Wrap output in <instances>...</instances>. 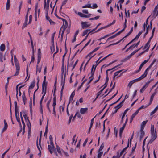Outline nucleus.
<instances>
[{
	"mask_svg": "<svg viewBox=\"0 0 158 158\" xmlns=\"http://www.w3.org/2000/svg\"><path fill=\"white\" fill-rule=\"evenodd\" d=\"M148 83H146L142 87V88L140 89V92L141 93H142L144 92L145 90L147 87L148 86Z\"/></svg>",
	"mask_w": 158,
	"mask_h": 158,
	"instance_id": "nucleus-14",
	"label": "nucleus"
},
{
	"mask_svg": "<svg viewBox=\"0 0 158 158\" xmlns=\"http://www.w3.org/2000/svg\"><path fill=\"white\" fill-rule=\"evenodd\" d=\"M90 30V29H87L85 30L83 33V34L82 35V36H84L86 34L88 33V32Z\"/></svg>",
	"mask_w": 158,
	"mask_h": 158,
	"instance_id": "nucleus-49",
	"label": "nucleus"
},
{
	"mask_svg": "<svg viewBox=\"0 0 158 158\" xmlns=\"http://www.w3.org/2000/svg\"><path fill=\"white\" fill-rule=\"evenodd\" d=\"M41 68H42V66H41L39 68L38 65H37L36 72V75L37 74V73L38 71L39 73H40L41 72Z\"/></svg>",
	"mask_w": 158,
	"mask_h": 158,
	"instance_id": "nucleus-36",
	"label": "nucleus"
},
{
	"mask_svg": "<svg viewBox=\"0 0 158 158\" xmlns=\"http://www.w3.org/2000/svg\"><path fill=\"white\" fill-rule=\"evenodd\" d=\"M42 88L47 89V83L46 82L43 81L42 83Z\"/></svg>",
	"mask_w": 158,
	"mask_h": 158,
	"instance_id": "nucleus-37",
	"label": "nucleus"
},
{
	"mask_svg": "<svg viewBox=\"0 0 158 158\" xmlns=\"http://www.w3.org/2000/svg\"><path fill=\"white\" fill-rule=\"evenodd\" d=\"M92 8V7L91 6V5L90 4H88V5L84 6H82L83 8Z\"/></svg>",
	"mask_w": 158,
	"mask_h": 158,
	"instance_id": "nucleus-55",
	"label": "nucleus"
},
{
	"mask_svg": "<svg viewBox=\"0 0 158 158\" xmlns=\"http://www.w3.org/2000/svg\"><path fill=\"white\" fill-rule=\"evenodd\" d=\"M22 98L23 101H26L27 98L25 96V93L24 92H23V93L22 96Z\"/></svg>",
	"mask_w": 158,
	"mask_h": 158,
	"instance_id": "nucleus-46",
	"label": "nucleus"
},
{
	"mask_svg": "<svg viewBox=\"0 0 158 158\" xmlns=\"http://www.w3.org/2000/svg\"><path fill=\"white\" fill-rule=\"evenodd\" d=\"M73 61H72L69 64V59L68 60L67 67H71L72 66L73 64Z\"/></svg>",
	"mask_w": 158,
	"mask_h": 158,
	"instance_id": "nucleus-58",
	"label": "nucleus"
},
{
	"mask_svg": "<svg viewBox=\"0 0 158 158\" xmlns=\"http://www.w3.org/2000/svg\"><path fill=\"white\" fill-rule=\"evenodd\" d=\"M151 138L155 140L157 137L156 132V130H155V132H151Z\"/></svg>",
	"mask_w": 158,
	"mask_h": 158,
	"instance_id": "nucleus-18",
	"label": "nucleus"
},
{
	"mask_svg": "<svg viewBox=\"0 0 158 158\" xmlns=\"http://www.w3.org/2000/svg\"><path fill=\"white\" fill-rule=\"evenodd\" d=\"M156 94V92H155L154 93H153L151 95L150 99V102H149V104H150L152 103V101L153 100V99L154 98V97L155 95V94Z\"/></svg>",
	"mask_w": 158,
	"mask_h": 158,
	"instance_id": "nucleus-26",
	"label": "nucleus"
},
{
	"mask_svg": "<svg viewBox=\"0 0 158 158\" xmlns=\"http://www.w3.org/2000/svg\"><path fill=\"white\" fill-rule=\"evenodd\" d=\"M56 32H54L52 35V43L53 44V45H54V37L55 35V34Z\"/></svg>",
	"mask_w": 158,
	"mask_h": 158,
	"instance_id": "nucleus-50",
	"label": "nucleus"
},
{
	"mask_svg": "<svg viewBox=\"0 0 158 158\" xmlns=\"http://www.w3.org/2000/svg\"><path fill=\"white\" fill-rule=\"evenodd\" d=\"M23 112L24 114L23 115V116L24 118H25V120L26 121L27 120V121H29V119H28V117L27 116L26 114H25L24 111L23 110Z\"/></svg>",
	"mask_w": 158,
	"mask_h": 158,
	"instance_id": "nucleus-47",
	"label": "nucleus"
},
{
	"mask_svg": "<svg viewBox=\"0 0 158 158\" xmlns=\"http://www.w3.org/2000/svg\"><path fill=\"white\" fill-rule=\"evenodd\" d=\"M133 31V27H132L131 28L130 31L129 32V33L127 34V35H126L125 37H127L129 35H130V34Z\"/></svg>",
	"mask_w": 158,
	"mask_h": 158,
	"instance_id": "nucleus-56",
	"label": "nucleus"
},
{
	"mask_svg": "<svg viewBox=\"0 0 158 158\" xmlns=\"http://www.w3.org/2000/svg\"><path fill=\"white\" fill-rule=\"evenodd\" d=\"M150 43H148V42H147V43L146 44L145 46L144 47V48H143V49H144L146 48H147V49L146 50V51L147 52L148 50H149V47H150V45H149Z\"/></svg>",
	"mask_w": 158,
	"mask_h": 158,
	"instance_id": "nucleus-29",
	"label": "nucleus"
},
{
	"mask_svg": "<svg viewBox=\"0 0 158 158\" xmlns=\"http://www.w3.org/2000/svg\"><path fill=\"white\" fill-rule=\"evenodd\" d=\"M48 149L49 151L51 154H52L53 153V151L55 148L54 146H51L50 145H48Z\"/></svg>",
	"mask_w": 158,
	"mask_h": 158,
	"instance_id": "nucleus-13",
	"label": "nucleus"
},
{
	"mask_svg": "<svg viewBox=\"0 0 158 158\" xmlns=\"http://www.w3.org/2000/svg\"><path fill=\"white\" fill-rule=\"evenodd\" d=\"M67 0H65L64 1H63L62 2V5H61V6L60 7V11L61 10V9H62V6L63 5H64L65 4H66V3H67Z\"/></svg>",
	"mask_w": 158,
	"mask_h": 158,
	"instance_id": "nucleus-45",
	"label": "nucleus"
},
{
	"mask_svg": "<svg viewBox=\"0 0 158 158\" xmlns=\"http://www.w3.org/2000/svg\"><path fill=\"white\" fill-rule=\"evenodd\" d=\"M63 21L64 23L63 25L62 26L60 29V31H61V30L63 31H64L67 28L68 25L67 21L66 20L64 19H61Z\"/></svg>",
	"mask_w": 158,
	"mask_h": 158,
	"instance_id": "nucleus-3",
	"label": "nucleus"
},
{
	"mask_svg": "<svg viewBox=\"0 0 158 158\" xmlns=\"http://www.w3.org/2000/svg\"><path fill=\"white\" fill-rule=\"evenodd\" d=\"M36 144H37V147L38 149V150L40 151V152L38 154V155L40 157L41 156V150L40 149L39 146L38 144V138H37V141H36Z\"/></svg>",
	"mask_w": 158,
	"mask_h": 158,
	"instance_id": "nucleus-31",
	"label": "nucleus"
},
{
	"mask_svg": "<svg viewBox=\"0 0 158 158\" xmlns=\"http://www.w3.org/2000/svg\"><path fill=\"white\" fill-rule=\"evenodd\" d=\"M138 52V50H135L131 54L128 56L126 58V60H127L130 59L132 56L134 55L137 52Z\"/></svg>",
	"mask_w": 158,
	"mask_h": 158,
	"instance_id": "nucleus-22",
	"label": "nucleus"
},
{
	"mask_svg": "<svg viewBox=\"0 0 158 158\" xmlns=\"http://www.w3.org/2000/svg\"><path fill=\"white\" fill-rule=\"evenodd\" d=\"M112 55V54H110L108 55L107 56H106V57H104L103 59H102L101 60H100V61L98 63H99V64L100 63L102 62V61L104 60H105L106 59L107 57H109L110 56V55Z\"/></svg>",
	"mask_w": 158,
	"mask_h": 158,
	"instance_id": "nucleus-59",
	"label": "nucleus"
},
{
	"mask_svg": "<svg viewBox=\"0 0 158 158\" xmlns=\"http://www.w3.org/2000/svg\"><path fill=\"white\" fill-rule=\"evenodd\" d=\"M6 60L5 56L3 55V53L0 52V61L2 62L3 60Z\"/></svg>",
	"mask_w": 158,
	"mask_h": 158,
	"instance_id": "nucleus-11",
	"label": "nucleus"
},
{
	"mask_svg": "<svg viewBox=\"0 0 158 158\" xmlns=\"http://www.w3.org/2000/svg\"><path fill=\"white\" fill-rule=\"evenodd\" d=\"M158 110V105L155 108L154 110L152 111L150 113V115H153L155 113H156L157 111Z\"/></svg>",
	"mask_w": 158,
	"mask_h": 158,
	"instance_id": "nucleus-30",
	"label": "nucleus"
},
{
	"mask_svg": "<svg viewBox=\"0 0 158 158\" xmlns=\"http://www.w3.org/2000/svg\"><path fill=\"white\" fill-rule=\"evenodd\" d=\"M102 154H103L102 152H100V151H98V157L101 158Z\"/></svg>",
	"mask_w": 158,
	"mask_h": 158,
	"instance_id": "nucleus-54",
	"label": "nucleus"
},
{
	"mask_svg": "<svg viewBox=\"0 0 158 158\" xmlns=\"http://www.w3.org/2000/svg\"><path fill=\"white\" fill-rule=\"evenodd\" d=\"M108 71H107V70L106 71V72L107 76H106V82H105V85H107L108 82L109 81V78L108 76V73H107Z\"/></svg>",
	"mask_w": 158,
	"mask_h": 158,
	"instance_id": "nucleus-52",
	"label": "nucleus"
},
{
	"mask_svg": "<svg viewBox=\"0 0 158 158\" xmlns=\"http://www.w3.org/2000/svg\"><path fill=\"white\" fill-rule=\"evenodd\" d=\"M65 85V80L63 79V76H62V79L61 81V85H62V88L60 91V94H61V97L62 96L63 92V89Z\"/></svg>",
	"mask_w": 158,
	"mask_h": 158,
	"instance_id": "nucleus-5",
	"label": "nucleus"
},
{
	"mask_svg": "<svg viewBox=\"0 0 158 158\" xmlns=\"http://www.w3.org/2000/svg\"><path fill=\"white\" fill-rule=\"evenodd\" d=\"M10 148L6 150L2 155V158H4V156L8 152V151L10 149Z\"/></svg>",
	"mask_w": 158,
	"mask_h": 158,
	"instance_id": "nucleus-62",
	"label": "nucleus"
},
{
	"mask_svg": "<svg viewBox=\"0 0 158 158\" xmlns=\"http://www.w3.org/2000/svg\"><path fill=\"white\" fill-rule=\"evenodd\" d=\"M140 141H141L144 135L145 132L143 131V130H140Z\"/></svg>",
	"mask_w": 158,
	"mask_h": 158,
	"instance_id": "nucleus-23",
	"label": "nucleus"
},
{
	"mask_svg": "<svg viewBox=\"0 0 158 158\" xmlns=\"http://www.w3.org/2000/svg\"><path fill=\"white\" fill-rule=\"evenodd\" d=\"M20 117H21V121H22V123L23 126L24 127H25V123L24 122L23 119V118L22 117V112H20Z\"/></svg>",
	"mask_w": 158,
	"mask_h": 158,
	"instance_id": "nucleus-32",
	"label": "nucleus"
},
{
	"mask_svg": "<svg viewBox=\"0 0 158 158\" xmlns=\"http://www.w3.org/2000/svg\"><path fill=\"white\" fill-rule=\"evenodd\" d=\"M125 126H126V125H125V124H123V125L122 127H121L120 129L119 134V136H120V137H121L122 133L125 127Z\"/></svg>",
	"mask_w": 158,
	"mask_h": 158,
	"instance_id": "nucleus-20",
	"label": "nucleus"
},
{
	"mask_svg": "<svg viewBox=\"0 0 158 158\" xmlns=\"http://www.w3.org/2000/svg\"><path fill=\"white\" fill-rule=\"evenodd\" d=\"M16 120H17V121L19 123V125L21 129H20V131H22V126H21V122L20 121V119H19V116H18V118H16Z\"/></svg>",
	"mask_w": 158,
	"mask_h": 158,
	"instance_id": "nucleus-34",
	"label": "nucleus"
},
{
	"mask_svg": "<svg viewBox=\"0 0 158 158\" xmlns=\"http://www.w3.org/2000/svg\"><path fill=\"white\" fill-rule=\"evenodd\" d=\"M129 146V142L128 141V142L127 145V147H125L123 149V150L121 151V152H120V153L122 155L123 154V153L125 152L126 151L128 147Z\"/></svg>",
	"mask_w": 158,
	"mask_h": 158,
	"instance_id": "nucleus-25",
	"label": "nucleus"
},
{
	"mask_svg": "<svg viewBox=\"0 0 158 158\" xmlns=\"http://www.w3.org/2000/svg\"><path fill=\"white\" fill-rule=\"evenodd\" d=\"M158 15V10L154 9L152 17L153 18H155Z\"/></svg>",
	"mask_w": 158,
	"mask_h": 158,
	"instance_id": "nucleus-17",
	"label": "nucleus"
},
{
	"mask_svg": "<svg viewBox=\"0 0 158 158\" xmlns=\"http://www.w3.org/2000/svg\"><path fill=\"white\" fill-rule=\"evenodd\" d=\"M14 60L16 68V72L14 75V76H17L19 74V72L20 67L19 63L15 55L14 56Z\"/></svg>",
	"mask_w": 158,
	"mask_h": 158,
	"instance_id": "nucleus-1",
	"label": "nucleus"
},
{
	"mask_svg": "<svg viewBox=\"0 0 158 158\" xmlns=\"http://www.w3.org/2000/svg\"><path fill=\"white\" fill-rule=\"evenodd\" d=\"M15 116L16 118H18L19 116L18 110H15Z\"/></svg>",
	"mask_w": 158,
	"mask_h": 158,
	"instance_id": "nucleus-60",
	"label": "nucleus"
},
{
	"mask_svg": "<svg viewBox=\"0 0 158 158\" xmlns=\"http://www.w3.org/2000/svg\"><path fill=\"white\" fill-rule=\"evenodd\" d=\"M81 24L83 29L87 28L90 26V24H89L88 22H82L81 23Z\"/></svg>",
	"mask_w": 158,
	"mask_h": 158,
	"instance_id": "nucleus-4",
	"label": "nucleus"
},
{
	"mask_svg": "<svg viewBox=\"0 0 158 158\" xmlns=\"http://www.w3.org/2000/svg\"><path fill=\"white\" fill-rule=\"evenodd\" d=\"M129 110V108H127V109L124 112L123 114V115L121 118V123H122L123 122V119L125 117L126 113Z\"/></svg>",
	"mask_w": 158,
	"mask_h": 158,
	"instance_id": "nucleus-15",
	"label": "nucleus"
},
{
	"mask_svg": "<svg viewBox=\"0 0 158 158\" xmlns=\"http://www.w3.org/2000/svg\"><path fill=\"white\" fill-rule=\"evenodd\" d=\"M10 3L7 2L6 5V10H8L10 8Z\"/></svg>",
	"mask_w": 158,
	"mask_h": 158,
	"instance_id": "nucleus-61",
	"label": "nucleus"
},
{
	"mask_svg": "<svg viewBox=\"0 0 158 158\" xmlns=\"http://www.w3.org/2000/svg\"><path fill=\"white\" fill-rule=\"evenodd\" d=\"M89 56V59H88V60L87 61V62L86 63V65H87L89 61H90V59H91V58L93 57V56H91V55H89V54L87 55V56H86V57L85 58L86 59L87 58H88V57Z\"/></svg>",
	"mask_w": 158,
	"mask_h": 158,
	"instance_id": "nucleus-33",
	"label": "nucleus"
},
{
	"mask_svg": "<svg viewBox=\"0 0 158 158\" xmlns=\"http://www.w3.org/2000/svg\"><path fill=\"white\" fill-rule=\"evenodd\" d=\"M103 90V89H102V90H101L97 93V96L94 101H95V100H96V99L98 97L102 94Z\"/></svg>",
	"mask_w": 158,
	"mask_h": 158,
	"instance_id": "nucleus-39",
	"label": "nucleus"
},
{
	"mask_svg": "<svg viewBox=\"0 0 158 158\" xmlns=\"http://www.w3.org/2000/svg\"><path fill=\"white\" fill-rule=\"evenodd\" d=\"M35 81L34 80L31 83L28 89V93L30 95V93L31 92V90L35 86Z\"/></svg>",
	"mask_w": 158,
	"mask_h": 158,
	"instance_id": "nucleus-6",
	"label": "nucleus"
},
{
	"mask_svg": "<svg viewBox=\"0 0 158 158\" xmlns=\"http://www.w3.org/2000/svg\"><path fill=\"white\" fill-rule=\"evenodd\" d=\"M140 43V41H139L136 44H134L132 45H131L129 48H128L126 50V52H127L132 47H133V46H134V47H137L138 45H139Z\"/></svg>",
	"mask_w": 158,
	"mask_h": 158,
	"instance_id": "nucleus-16",
	"label": "nucleus"
},
{
	"mask_svg": "<svg viewBox=\"0 0 158 158\" xmlns=\"http://www.w3.org/2000/svg\"><path fill=\"white\" fill-rule=\"evenodd\" d=\"M38 3H37L35 6V15L36 20V11L37 10V8L38 7Z\"/></svg>",
	"mask_w": 158,
	"mask_h": 158,
	"instance_id": "nucleus-48",
	"label": "nucleus"
},
{
	"mask_svg": "<svg viewBox=\"0 0 158 158\" xmlns=\"http://www.w3.org/2000/svg\"><path fill=\"white\" fill-rule=\"evenodd\" d=\"M88 110L87 108H81L80 110V112L82 114H84Z\"/></svg>",
	"mask_w": 158,
	"mask_h": 158,
	"instance_id": "nucleus-12",
	"label": "nucleus"
},
{
	"mask_svg": "<svg viewBox=\"0 0 158 158\" xmlns=\"http://www.w3.org/2000/svg\"><path fill=\"white\" fill-rule=\"evenodd\" d=\"M123 70H121L115 72L114 73V77L115 76H117L119 73H120V72H121Z\"/></svg>",
	"mask_w": 158,
	"mask_h": 158,
	"instance_id": "nucleus-44",
	"label": "nucleus"
},
{
	"mask_svg": "<svg viewBox=\"0 0 158 158\" xmlns=\"http://www.w3.org/2000/svg\"><path fill=\"white\" fill-rule=\"evenodd\" d=\"M56 149H57V150L58 153H59L61 154V150H60V148L56 144Z\"/></svg>",
	"mask_w": 158,
	"mask_h": 158,
	"instance_id": "nucleus-42",
	"label": "nucleus"
},
{
	"mask_svg": "<svg viewBox=\"0 0 158 158\" xmlns=\"http://www.w3.org/2000/svg\"><path fill=\"white\" fill-rule=\"evenodd\" d=\"M48 119L47 125L45 129V131L44 132V136H45L46 137H47V134L48 133Z\"/></svg>",
	"mask_w": 158,
	"mask_h": 158,
	"instance_id": "nucleus-24",
	"label": "nucleus"
},
{
	"mask_svg": "<svg viewBox=\"0 0 158 158\" xmlns=\"http://www.w3.org/2000/svg\"><path fill=\"white\" fill-rule=\"evenodd\" d=\"M75 92L74 91H73L71 94V95L70 96L69 99V104L70 103V102H72L73 100L74 96L75 95Z\"/></svg>",
	"mask_w": 158,
	"mask_h": 158,
	"instance_id": "nucleus-21",
	"label": "nucleus"
},
{
	"mask_svg": "<svg viewBox=\"0 0 158 158\" xmlns=\"http://www.w3.org/2000/svg\"><path fill=\"white\" fill-rule=\"evenodd\" d=\"M104 146V143H102L98 151H100L101 150H102Z\"/></svg>",
	"mask_w": 158,
	"mask_h": 158,
	"instance_id": "nucleus-63",
	"label": "nucleus"
},
{
	"mask_svg": "<svg viewBox=\"0 0 158 158\" xmlns=\"http://www.w3.org/2000/svg\"><path fill=\"white\" fill-rule=\"evenodd\" d=\"M138 113L136 111L135 113H134L133 114H132L131 118L130 123H131L132 122L133 118L138 114Z\"/></svg>",
	"mask_w": 158,
	"mask_h": 158,
	"instance_id": "nucleus-27",
	"label": "nucleus"
},
{
	"mask_svg": "<svg viewBox=\"0 0 158 158\" xmlns=\"http://www.w3.org/2000/svg\"><path fill=\"white\" fill-rule=\"evenodd\" d=\"M78 14L81 17L86 18V17H87L86 16V15H85L81 12H78Z\"/></svg>",
	"mask_w": 158,
	"mask_h": 158,
	"instance_id": "nucleus-41",
	"label": "nucleus"
},
{
	"mask_svg": "<svg viewBox=\"0 0 158 158\" xmlns=\"http://www.w3.org/2000/svg\"><path fill=\"white\" fill-rule=\"evenodd\" d=\"M66 52L63 55V58L62 60V73L63 74L64 73V57L66 55Z\"/></svg>",
	"mask_w": 158,
	"mask_h": 158,
	"instance_id": "nucleus-10",
	"label": "nucleus"
},
{
	"mask_svg": "<svg viewBox=\"0 0 158 158\" xmlns=\"http://www.w3.org/2000/svg\"><path fill=\"white\" fill-rule=\"evenodd\" d=\"M32 100H31V101L30 102V112L31 113L32 112Z\"/></svg>",
	"mask_w": 158,
	"mask_h": 158,
	"instance_id": "nucleus-51",
	"label": "nucleus"
},
{
	"mask_svg": "<svg viewBox=\"0 0 158 158\" xmlns=\"http://www.w3.org/2000/svg\"><path fill=\"white\" fill-rule=\"evenodd\" d=\"M51 102V100L50 99L49 100L48 102H47V106L48 109L50 112H51V110L49 108V105H50V104Z\"/></svg>",
	"mask_w": 158,
	"mask_h": 158,
	"instance_id": "nucleus-35",
	"label": "nucleus"
},
{
	"mask_svg": "<svg viewBox=\"0 0 158 158\" xmlns=\"http://www.w3.org/2000/svg\"><path fill=\"white\" fill-rule=\"evenodd\" d=\"M99 64V63H98L96 65H93L91 68V75H94V71L96 69L97 66Z\"/></svg>",
	"mask_w": 158,
	"mask_h": 158,
	"instance_id": "nucleus-9",
	"label": "nucleus"
},
{
	"mask_svg": "<svg viewBox=\"0 0 158 158\" xmlns=\"http://www.w3.org/2000/svg\"><path fill=\"white\" fill-rule=\"evenodd\" d=\"M44 9H45L46 11V18L47 20L49 21L51 19L48 16V11L49 8L48 5L46 7V0H44Z\"/></svg>",
	"mask_w": 158,
	"mask_h": 158,
	"instance_id": "nucleus-2",
	"label": "nucleus"
},
{
	"mask_svg": "<svg viewBox=\"0 0 158 158\" xmlns=\"http://www.w3.org/2000/svg\"><path fill=\"white\" fill-rule=\"evenodd\" d=\"M148 120H146L143 121L142 122L141 124V126L140 128L141 130H143L144 127L145 126V125L146 124Z\"/></svg>",
	"mask_w": 158,
	"mask_h": 158,
	"instance_id": "nucleus-19",
	"label": "nucleus"
},
{
	"mask_svg": "<svg viewBox=\"0 0 158 158\" xmlns=\"http://www.w3.org/2000/svg\"><path fill=\"white\" fill-rule=\"evenodd\" d=\"M4 126L3 128V129L2 130V131L1 132V136H2V133L7 130V127H8V125H7V122L5 120H4Z\"/></svg>",
	"mask_w": 158,
	"mask_h": 158,
	"instance_id": "nucleus-8",
	"label": "nucleus"
},
{
	"mask_svg": "<svg viewBox=\"0 0 158 158\" xmlns=\"http://www.w3.org/2000/svg\"><path fill=\"white\" fill-rule=\"evenodd\" d=\"M5 49V46L3 44H2L0 46V50L2 51H4Z\"/></svg>",
	"mask_w": 158,
	"mask_h": 158,
	"instance_id": "nucleus-28",
	"label": "nucleus"
},
{
	"mask_svg": "<svg viewBox=\"0 0 158 158\" xmlns=\"http://www.w3.org/2000/svg\"><path fill=\"white\" fill-rule=\"evenodd\" d=\"M117 156H115L114 158H120L121 156L122 155L120 153L119 154L118 152H117Z\"/></svg>",
	"mask_w": 158,
	"mask_h": 158,
	"instance_id": "nucleus-64",
	"label": "nucleus"
},
{
	"mask_svg": "<svg viewBox=\"0 0 158 158\" xmlns=\"http://www.w3.org/2000/svg\"><path fill=\"white\" fill-rule=\"evenodd\" d=\"M149 70L147 68L145 71V72L142 75L145 78L146 76L147 75L148 73V71Z\"/></svg>",
	"mask_w": 158,
	"mask_h": 158,
	"instance_id": "nucleus-43",
	"label": "nucleus"
},
{
	"mask_svg": "<svg viewBox=\"0 0 158 158\" xmlns=\"http://www.w3.org/2000/svg\"><path fill=\"white\" fill-rule=\"evenodd\" d=\"M122 105L121 103H119L114 108L115 109H117V110H118L122 106Z\"/></svg>",
	"mask_w": 158,
	"mask_h": 158,
	"instance_id": "nucleus-53",
	"label": "nucleus"
},
{
	"mask_svg": "<svg viewBox=\"0 0 158 158\" xmlns=\"http://www.w3.org/2000/svg\"><path fill=\"white\" fill-rule=\"evenodd\" d=\"M99 48L100 47H97L96 48L92 51L91 52H90V53L89 54V55H92V54L94 52L98 50L99 49Z\"/></svg>",
	"mask_w": 158,
	"mask_h": 158,
	"instance_id": "nucleus-38",
	"label": "nucleus"
},
{
	"mask_svg": "<svg viewBox=\"0 0 158 158\" xmlns=\"http://www.w3.org/2000/svg\"><path fill=\"white\" fill-rule=\"evenodd\" d=\"M38 59H37V64H38L40 62L41 56V50L40 49H39L38 51Z\"/></svg>",
	"mask_w": 158,
	"mask_h": 158,
	"instance_id": "nucleus-7",
	"label": "nucleus"
},
{
	"mask_svg": "<svg viewBox=\"0 0 158 158\" xmlns=\"http://www.w3.org/2000/svg\"><path fill=\"white\" fill-rule=\"evenodd\" d=\"M149 27V26H148L147 27L146 29V32H145V34H144V35L143 36V38H144L146 35L148 34V27Z\"/></svg>",
	"mask_w": 158,
	"mask_h": 158,
	"instance_id": "nucleus-57",
	"label": "nucleus"
},
{
	"mask_svg": "<svg viewBox=\"0 0 158 158\" xmlns=\"http://www.w3.org/2000/svg\"><path fill=\"white\" fill-rule=\"evenodd\" d=\"M109 27V25H107V26H104V27H102L100 28L99 29H98L95 32H98V31H100L102 29H105V28H107V27Z\"/></svg>",
	"mask_w": 158,
	"mask_h": 158,
	"instance_id": "nucleus-40",
	"label": "nucleus"
}]
</instances>
